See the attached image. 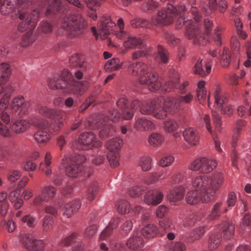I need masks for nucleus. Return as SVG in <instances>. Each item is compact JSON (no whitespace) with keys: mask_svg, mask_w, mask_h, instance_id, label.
I'll return each instance as SVG.
<instances>
[{"mask_svg":"<svg viewBox=\"0 0 251 251\" xmlns=\"http://www.w3.org/2000/svg\"><path fill=\"white\" fill-rule=\"evenodd\" d=\"M186 9L183 5L180 4L177 7L168 3L166 9L158 11L157 15L152 16L151 21L157 26L171 23L175 18H178L177 21L176 27L180 28L183 25L186 26L185 35L189 39L193 40L195 44L204 45L208 41V35L211 33L212 23L209 20L206 19L204 21V34L203 37L200 30L199 21L201 17V13L197 8L192 7L191 12L194 16L193 20L185 21V12Z\"/></svg>","mask_w":251,"mask_h":251,"instance_id":"nucleus-1","label":"nucleus"},{"mask_svg":"<svg viewBox=\"0 0 251 251\" xmlns=\"http://www.w3.org/2000/svg\"><path fill=\"white\" fill-rule=\"evenodd\" d=\"M48 84L52 89H64L67 93L81 96L88 90L87 81H77L68 70H64L60 75H56L48 79Z\"/></svg>","mask_w":251,"mask_h":251,"instance_id":"nucleus-2","label":"nucleus"},{"mask_svg":"<svg viewBox=\"0 0 251 251\" xmlns=\"http://www.w3.org/2000/svg\"><path fill=\"white\" fill-rule=\"evenodd\" d=\"M127 71L130 75L137 77L140 83L147 85L150 91H155L161 86L157 74L153 71H148L147 65L143 62L129 61Z\"/></svg>","mask_w":251,"mask_h":251,"instance_id":"nucleus-3","label":"nucleus"},{"mask_svg":"<svg viewBox=\"0 0 251 251\" xmlns=\"http://www.w3.org/2000/svg\"><path fill=\"white\" fill-rule=\"evenodd\" d=\"M121 117V113L116 109L113 108L109 111V116L102 114L97 116L95 119L90 118L88 120V124L91 129L101 128L100 131V137L105 139L112 136L115 132V127L110 122H118Z\"/></svg>","mask_w":251,"mask_h":251,"instance_id":"nucleus-4","label":"nucleus"},{"mask_svg":"<svg viewBox=\"0 0 251 251\" xmlns=\"http://www.w3.org/2000/svg\"><path fill=\"white\" fill-rule=\"evenodd\" d=\"M39 17V11L36 9L33 10L31 13L24 11L20 13L19 19L22 22L19 25L18 30L24 32L29 29L28 31L25 33L22 37L21 43L22 47H26L35 41V37L33 35V30L36 26Z\"/></svg>","mask_w":251,"mask_h":251,"instance_id":"nucleus-5","label":"nucleus"},{"mask_svg":"<svg viewBox=\"0 0 251 251\" xmlns=\"http://www.w3.org/2000/svg\"><path fill=\"white\" fill-rule=\"evenodd\" d=\"M12 93V87L5 84V82L0 81V95H3L0 100V120H2L5 125H8L10 121V117L5 110L9 103V100ZM0 135L4 137L10 135V131L8 127L0 121Z\"/></svg>","mask_w":251,"mask_h":251,"instance_id":"nucleus-6","label":"nucleus"},{"mask_svg":"<svg viewBox=\"0 0 251 251\" xmlns=\"http://www.w3.org/2000/svg\"><path fill=\"white\" fill-rule=\"evenodd\" d=\"M85 160V157L80 154H75L71 157L65 156L62 159V164L67 175L72 177L81 175L83 168L81 164Z\"/></svg>","mask_w":251,"mask_h":251,"instance_id":"nucleus-7","label":"nucleus"},{"mask_svg":"<svg viewBox=\"0 0 251 251\" xmlns=\"http://www.w3.org/2000/svg\"><path fill=\"white\" fill-rule=\"evenodd\" d=\"M61 26L67 31L71 36L77 37L83 33L85 23L79 14L72 15L70 18L64 19Z\"/></svg>","mask_w":251,"mask_h":251,"instance_id":"nucleus-8","label":"nucleus"},{"mask_svg":"<svg viewBox=\"0 0 251 251\" xmlns=\"http://www.w3.org/2000/svg\"><path fill=\"white\" fill-rule=\"evenodd\" d=\"M30 122L32 125L39 129L34 134L35 140L39 143L47 142L50 138V134L47 130V121L40 116H35L31 118Z\"/></svg>","mask_w":251,"mask_h":251,"instance_id":"nucleus-9","label":"nucleus"},{"mask_svg":"<svg viewBox=\"0 0 251 251\" xmlns=\"http://www.w3.org/2000/svg\"><path fill=\"white\" fill-rule=\"evenodd\" d=\"M217 166L215 160L206 157H201L194 160L189 167L190 170L199 171L202 173L212 172Z\"/></svg>","mask_w":251,"mask_h":251,"instance_id":"nucleus-10","label":"nucleus"},{"mask_svg":"<svg viewBox=\"0 0 251 251\" xmlns=\"http://www.w3.org/2000/svg\"><path fill=\"white\" fill-rule=\"evenodd\" d=\"M29 107V101H25L24 97L22 96L14 97L9 104V109L12 113L20 117L28 113Z\"/></svg>","mask_w":251,"mask_h":251,"instance_id":"nucleus-11","label":"nucleus"},{"mask_svg":"<svg viewBox=\"0 0 251 251\" xmlns=\"http://www.w3.org/2000/svg\"><path fill=\"white\" fill-rule=\"evenodd\" d=\"M209 177V186L206 195L211 199L214 197L216 192L219 189L224 181V176L220 173H215Z\"/></svg>","mask_w":251,"mask_h":251,"instance_id":"nucleus-12","label":"nucleus"},{"mask_svg":"<svg viewBox=\"0 0 251 251\" xmlns=\"http://www.w3.org/2000/svg\"><path fill=\"white\" fill-rule=\"evenodd\" d=\"M22 241L24 247L30 251H44V244L42 240H37L29 234L22 235Z\"/></svg>","mask_w":251,"mask_h":251,"instance_id":"nucleus-13","label":"nucleus"},{"mask_svg":"<svg viewBox=\"0 0 251 251\" xmlns=\"http://www.w3.org/2000/svg\"><path fill=\"white\" fill-rule=\"evenodd\" d=\"M56 190L51 186H47L43 188L40 194L37 195L33 200V204L40 205L43 201H48L52 200L55 195Z\"/></svg>","mask_w":251,"mask_h":251,"instance_id":"nucleus-14","label":"nucleus"},{"mask_svg":"<svg viewBox=\"0 0 251 251\" xmlns=\"http://www.w3.org/2000/svg\"><path fill=\"white\" fill-rule=\"evenodd\" d=\"M185 200L188 204L195 205L200 202H207L211 199L207 195L206 196L196 190H194L187 192Z\"/></svg>","mask_w":251,"mask_h":251,"instance_id":"nucleus-15","label":"nucleus"},{"mask_svg":"<svg viewBox=\"0 0 251 251\" xmlns=\"http://www.w3.org/2000/svg\"><path fill=\"white\" fill-rule=\"evenodd\" d=\"M95 139V136L92 132L83 133L79 136L78 143L79 145L83 146L80 148L83 150L86 149V146L91 145L96 148L100 147L101 142L100 141H96Z\"/></svg>","mask_w":251,"mask_h":251,"instance_id":"nucleus-16","label":"nucleus"},{"mask_svg":"<svg viewBox=\"0 0 251 251\" xmlns=\"http://www.w3.org/2000/svg\"><path fill=\"white\" fill-rule=\"evenodd\" d=\"M134 128L139 131H151L157 128L154 122L147 118L142 117L136 119Z\"/></svg>","mask_w":251,"mask_h":251,"instance_id":"nucleus-17","label":"nucleus"},{"mask_svg":"<svg viewBox=\"0 0 251 251\" xmlns=\"http://www.w3.org/2000/svg\"><path fill=\"white\" fill-rule=\"evenodd\" d=\"M209 177L206 176H197L192 180V184L195 190L206 196L209 186Z\"/></svg>","mask_w":251,"mask_h":251,"instance_id":"nucleus-18","label":"nucleus"},{"mask_svg":"<svg viewBox=\"0 0 251 251\" xmlns=\"http://www.w3.org/2000/svg\"><path fill=\"white\" fill-rule=\"evenodd\" d=\"M163 198V193L159 189L150 190L145 196V202L148 204L155 205L159 204Z\"/></svg>","mask_w":251,"mask_h":251,"instance_id":"nucleus-19","label":"nucleus"},{"mask_svg":"<svg viewBox=\"0 0 251 251\" xmlns=\"http://www.w3.org/2000/svg\"><path fill=\"white\" fill-rule=\"evenodd\" d=\"M183 136L186 142L191 146H196L199 143L198 131L193 127H188L183 132Z\"/></svg>","mask_w":251,"mask_h":251,"instance_id":"nucleus-20","label":"nucleus"},{"mask_svg":"<svg viewBox=\"0 0 251 251\" xmlns=\"http://www.w3.org/2000/svg\"><path fill=\"white\" fill-rule=\"evenodd\" d=\"M37 111L44 117L51 119H59L61 117V111L58 110L50 108L41 103L37 106Z\"/></svg>","mask_w":251,"mask_h":251,"instance_id":"nucleus-21","label":"nucleus"},{"mask_svg":"<svg viewBox=\"0 0 251 251\" xmlns=\"http://www.w3.org/2000/svg\"><path fill=\"white\" fill-rule=\"evenodd\" d=\"M163 101V97L154 99L150 102H143L140 108V111L143 115H152L155 107L160 105Z\"/></svg>","mask_w":251,"mask_h":251,"instance_id":"nucleus-22","label":"nucleus"},{"mask_svg":"<svg viewBox=\"0 0 251 251\" xmlns=\"http://www.w3.org/2000/svg\"><path fill=\"white\" fill-rule=\"evenodd\" d=\"M116 25L109 17H103L100 24L99 30L100 37L103 40L105 39L107 35L110 33L111 28Z\"/></svg>","mask_w":251,"mask_h":251,"instance_id":"nucleus-23","label":"nucleus"},{"mask_svg":"<svg viewBox=\"0 0 251 251\" xmlns=\"http://www.w3.org/2000/svg\"><path fill=\"white\" fill-rule=\"evenodd\" d=\"M145 37H135L133 36L129 35L127 39L124 42V46L128 49H133L138 48L139 49L143 48L145 46L144 38Z\"/></svg>","mask_w":251,"mask_h":251,"instance_id":"nucleus-24","label":"nucleus"},{"mask_svg":"<svg viewBox=\"0 0 251 251\" xmlns=\"http://www.w3.org/2000/svg\"><path fill=\"white\" fill-rule=\"evenodd\" d=\"M211 70V65L209 63H205L204 65L202 63V59L201 58H199L197 60L192 70L195 74L201 76H204L208 74Z\"/></svg>","mask_w":251,"mask_h":251,"instance_id":"nucleus-25","label":"nucleus"},{"mask_svg":"<svg viewBox=\"0 0 251 251\" xmlns=\"http://www.w3.org/2000/svg\"><path fill=\"white\" fill-rule=\"evenodd\" d=\"M81 203L79 200H75L66 203L62 208L63 215L67 218H70L73 214L80 208Z\"/></svg>","mask_w":251,"mask_h":251,"instance_id":"nucleus-26","label":"nucleus"},{"mask_svg":"<svg viewBox=\"0 0 251 251\" xmlns=\"http://www.w3.org/2000/svg\"><path fill=\"white\" fill-rule=\"evenodd\" d=\"M69 66L71 68H78L82 67V69L86 68V63L85 61L84 56L75 53L69 57Z\"/></svg>","mask_w":251,"mask_h":251,"instance_id":"nucleus-27","label":"nucleus"},{"mask_svg":"<svg viewBox=\"0 0 251 251\" xmlns=\"http://www.w3.org/2000/svg\"><path fill=\"white\" fill-rule=\"evenodd\" d=\"M168 50L161 45H158L157 52L154 56V59L159 63L167 64L170 59Z\"/></svg>","mask_w":251,"mask_h":251,"instance_id":"nucleus-28","label":"nucleus"},{"mask_svg":"<svg viewBox=\"0 0 251 251\" xmlns=\"http://www.w3.org/2000/svg\"><path fill=\"white\" fill-rule=\"evenodd\" d=\"M164 108L168 111L176 113L182 108L178 97L170 98L166 100H164Z\"/></svg>","mask_w":251,"mask_h":251,"instance_id":"nucleus-29","label":"nucleus"},{"mask_svg":"<svg viewBox=\"0 0 251 251\" xmlns=\"http://www.w3.org/2000/svg\"><path fill=\"white\" fill-rule=\"evenodd\" d=\"M144 245L143 238L138 233H135L126 243L128 248L132 250L136 251L141 248Z\"/></svg>","mask_w":251,"mask_h":251,"instance_id":"nucleus-30","label":"nucleus"},{"mask_svg":"<svg viewBox=\"0 0 251 251\" xmlns=\"http://www.w3.org/2000/svg\"><path fill=\"white\" fill-rule=\"evenodd\" d=\"M30 126L29 122L23 120L19 119L15 121L11 126L12 130L17 134H20L25 132Z\"/></svg>","mask_w":251,"mask_h":251,"instance_id":"nucleus-31","label":"nucleus"},{"mask_svg":"<svg viewBox=\"0 0 251 251\" xmlns=\"http://www.w3.org/2000/svg\"><path fill=\"white\" fill-rule=\"evenodd\" d=\"M185 188L183 186L174 188L168 196V200L172 202L175 203L181 200L184 195Z\"/></svg>","mask_w":251,"mask_h":251,"instance_id":"nucleus-32","label":"nucleus"},{"mask_svg":"<svg viewBox=\"0 0 251 251\" xmlns=\"http://www.w3.org/2000/svg\"><path fill=\"white\" fill-rule=\"evenodd\" d=\"M120 220L118 218H113L109 223L107 226L102 231L100 236V239L101 240L106 239L112 233L113 230L116 228L119 225Z\"/></svg>","mask_w":251,"mask_h":251,"instance_id":"nucleus-33","label":"nucleus"},{"mask_svg":"<svg viewBox=\"0 0 251 251\" xmlns=\"http://www.w3.org/2000/svg\"><path fill=\"white\" fill-rule=\"evenodd\" d=\"M214 106L218 109H221L226 105L228 99L225 94L219 88H217L214 94Z\"/></svg>","mask_w":251,"mask_h":251,"instance_id":"nucleus-34","label":"nucleus"},{"mask_svg":"<svg viewBox=\"0 0 251 251\" xmlns=\"http://www.w3.org/2000/svg\"><path fill=\"white\" fill-rule=\"evenodd\" d=\"M220 228L224 233V239L226 240L231 239L234 233V225L229 222H223Z\"/></svg>","mask_w":251,"mask_h":251,"instance_id":"nucleus-35","label":"nucleus"},{"mask_svg":"<svg viewBox=\"0 0 251 251\" xmlns=\"http://www.w3.org/2000/svg\"><path fill=\"white\" fill-rule=\"evenodd\" d=\"M227 211V209L223 206V203L222 202H217L214 204L208 218L210 220L215 219L220 217L222 213H226Z\"/></svg>","mask_w":251,"mask_h":251,"instance_id":"nucleus-36","label":"nucleus"},{"mask_svg":"<svg viewBox=\"0 0 251 251\" xmlns=\"http://www.w3.org/2000/svg\"><path fill=\"white\" fill-rule=\"evenodd\" d=\"M117 26L118 30L115 31V35L118 39L126 41L128 37L129 34L125 30V24L123 20L120 18L117 22Z\"/></svg>","mask_w":251,"mask_h":251,"instance_id":"nucleus-37","label":"nucleus"},{"mask_svg":"<svg viewBox=\"0 0 251 251\" xmlns=\"http://www.w3.org/2000/svg\"><path fill=\"white\" fill-rule=\"evenodd\" d=\"M52 156L50 152H47L45 157L44 162H41L39 169L45 172L46 176H49L51 173L50 164Z\"/></svg>","mask_w":251,"mask_h":251,"instance_id":"nucleus-38","label":"nucleus"},{"mask_svg":"<svg viewBox=\"0 0 251 251\" xmlns=\"http://www.w3.org/2000/svg\"><path fill=\"white\" fill-rule=\"evenodd\" d=\"M123 144V139L120 137H117L109 140L107 143L106 148L109 152H119Z\"/></svg>","mask_w":251,"mask_h":251,"instance_id":"nucleus-39","label":"nucleus"},{"mask_svg":"<svg viewBox=\"0 0 251 251\" xmlns=\"http://www.w3.org/2000/svg\"><path fill=\"white\" fill-rule=\"evenodd\" d=\"M163 136L159 133H153L148 138V142L149 144L153 147H157L160 146L164 142Z\"/></svg>","mask_w":251,"mask_h":251,"instance_id":"nucleus-40","label":"nucleus"},{"mask_svg":"<svg viewBox=\"0 0 251 251\" xmlns=\"http://www.w3.org/2000/svg\"><path fill=\"white\" fill-rule=\"evenodd\" d=\"M20 191L16 190L11 192L8 195V199L12 203H14V207L16 209L20 208L23 203L22 199L20 198Z\"/></svg>","mask_w":251,"mask_h":251,"instance_id":"nucleus-41","label":"nucleus"},{"mask_svg":"<svg viewBox=\"0 0 251 251\" xmlns=\"http://www.w3.org/2000/svg\"><path fill=\"white\" fill-rule=\"evenodd\" d=\"M178 78V75L176 74L173 78L165 83L162 89L166 92L174 91L177 87Z\"/></svg>","mask_w":251,"mask_h":251,"instance_id":"nucleus-42","label":"nucleus"},{"mask_svg":"<svg viewBox=\"0 0 251 251\" xmlns=\"http://www.w3.org/2000/svg\"><path fill=\"white\" fill-rule=\"evenodd\" d=\"M157 231V228L155 226L149 224L142 228L141 233L145 237L151 238L156 235Z\"/></svg>","mask_w":251,"mask_h":251,"instance_id":"nucleus-43","label":"nucleus"},{"mask_svg":"<svg viewBox=\"0 0 251 251\" xmlns=\"http://www.w3.org/2000/svg\"><path fill=\"white\" fill-rule=\"evenodd\" d=\"M123 63L119 58H114L105 63L104 68L106 71H115L120 69L122 66Z\"/></svg>","mask_w":251,"mask_h":251,"instance_id":"nucleus-44","label":"nucleus"},{"mask_svg":"<svg viewBox=\"0 0 251 251\" xmlns=\"http://www.w3.org/2000/svg\"><path fill=\"white\" fill-rule=\"evenodd\" d=\"M11 68L8 63L0 64V81L5 82L11 74Z\"/></svg>","mask_w":251,"mask_h":251,"instance_id":"nucleus-45","label":"nucleus"},{"mask_svg":"<svg viewBox=\"0 0 251 251\" xmlns=\"http://www.w3.org/2000/svg\"><path fill=\"white\" fill-rule=\"evenodd\" d=\"M61 1L60 0H53L49 6L47 8L46 15L50 17L60 11Z\"/></svg>","mask_w":251,"mask_h":251,"instance_id":"nucleus-46","label":"nucleus"},{"mask_svg":"<svg viewBox=\"0 0 251 251\" xmlns=\"http://www.w3.org/2000/svg\"><path fill=\"white\" fill-rule=\"evenodd\" d=\"M62 114L61 112V117L59 119H53V121L49 126L48 123L47 130L49 132L53 133L58 132L63 126Z\"/></svg>","mask_w":251,"mask_h":251,"instance_id":"nucleus-47","label":"nucleus"},{"mask_svg":"<svg viewBox=\"0 0 251 251\" xmlns=\"http://www.w3.org/2000/svg\"><path fill=\"white\" fill-rule=\"evenodd\" d=\"M164 102V100L160 103L159 106L155 107L153 110L152 115L154 117L157 119L162 120L165 119L167 116L168 110L164 108V104L162 106V104Z\"/></svg>","mask_w":251,"mask_h":251,"instance_id":"nucleus-48","label":"nucleus"},{"mask_svg":"<svg viewBox=\"0 0 251 251\" xmlns=\"http://www.w3.org/2000/svg\"><path fill=\"white\" fill-rule=\"evenodd\" d=\"M138 164L143 171H149L151 168V158L148 155L142 156L139 158Z\"/></svg>","mask_w":251,"mask_h":251,"instance_id":"nucleus-49","label":"nucleus"},{"mask_svg":"<svg viewBox=\"0 0 251 251\" xmlns=\"http://www.w3.org/2000/svg\"><path fill=\"white\" fill-rule=\"evenodd\" d=\"M163 125L164 130L169 133L175 131L178 127L177 122L173 119H169L165 121Z\"/></svg>","mask_w":251,"mask_h":251,"instance_id":"nucleus-50","label":"nucleus"},{"mask_svg":"<svg viewBox=\"0 0 251 251\" xmlns=\"http://www.w3.org/2000/svg\"><path fill=\"white\" fill-rule=\"evenodd\" d=\"M78 234L77 232H74L69 236L65 237L62 241L63 246L68 247L71 245L78 243L80 240Z\"/></svg>","mask_w":251,"mask_h":251,"instance_id":"nucleus-51","label":"nucleus"},{"mask_svg":"<svg viewBox=\"0 0 251 251\" xmlns=\"http://www.w3.org/2000/svg\"><path fill=\"white\" fill-rule=\"evenodd\" d=\"M222 240V235L220 233L213 234L209 237L208 241L209 248L210 250L216 249Z\"/></svg>","mask_w":251,"mask_h":251,"instance_id":"nucleus-52","label":"nucleus"},{"mask_svg":"<svg viewBox=\"0 0 251 251\" xmlns=\"http://www.w3.org/2000/svg\"><path fill=\"white\" fill-rule=\"evenodd\" d=\"M159 2L154 0H149L143 2L141 5V9L144 12L154 10L159 6Z\"/></svg>","mask_w":251,"mask_h":251,"instance_id":"nucleus-53","label":"nucleus"},{"mask_svg":"<svg viewBox=\"0 0 251 251\" xmlns=\"http://www.w3.org/2000/svg\"><path fill=\"white\" fill-rule=\"evenodd\" d=\"M231 61V55L227 49H224L221 55V64L223 67H227Z\"/></svg>","mask_w":251,"mask_h":251,"instance_id":"nucleus-54","label":"nucleus"},{"mask_svg":"<svg viewBox=\"0 0 251 251\" xmlns=\"http://www.w3.org/2000/svg\"><path fill=\"white\" fill-rule=\"evenodd\" d=\"M117 210L121 214H126L129 211L130 205L128 202L125 200L119 201L116 204Z\"/></svg>","mask_w":251,"mask_h":251,"instance_id":"nucleus-55","label":"nucleus"},{"mask_svg":"<svg viewBox=\"0 0 251 251\" xmlns=\"http://www.w3.org/2000/svg\"><path fill=\"white\" fill-rule=\"evenodd\" d=\"M107 159L110 166L113 168L117 167L119 165V153L117 151L109 152L107 155Z\"/></svg>","mask_w":251,"mask_h":251,"instance_id":"nucleus-56","label":"nucleus"},{"mask_svg":"<svg viewBox=\"0 0 251 251\" xmlns=\"http://www.w3.org/2000/svg\"><path fill=\"white\" fill-rule=\"evenodd\" d=\"M99 190V185L97 182H92L88 189L87 199L89 201H93Z\"/></svg>","mask_w":251,"mask_h":251,"instance_id":"nucleus-57","label":"nucleus"},{"mask_svg":"<svg viewBox=\"0 0 251 251\" xmlns=\"http://www.w3.org/2000/svg\"><path fill=\"white\" fill-rule=\"evenodd\" d=\"M197 97L200 102L203 104L207 101L208 106L210 107V103L209 101L210 96L209 95L207 96L205 89H200V90H197Z\"/></svg>","mask_w":251,"mask_h":251,"instance_id":"nucleus-58","label":"nucleus"},{"mask_svg":"<svg viewBox=\"0 0 251 251\" xmlns=\"http://www.w3.org/2000/svg\"><path fill=\"white\" fill-rule=\"evenodd\" d=\"M52 30V25L50 23L47 22H42L38 28V32L39 34H47L50 33Z\"/></svg>","mask_w":251,"mask_h":251,"instance_id":"nucleus-59","label":"nucleus"},{"mask_svg":"<svg viewBox=\"0 0 251 251\" xmlns=\"http://www.w3.org/2000/svg\"><path fill=\"white\" fill-rule=\"evenodd\" d=\"M53 224L52 218L50 216L46 215L43 220V230L44 232H47L50 231Z\"/></svg>","mask_w":251,"mask_h":251,"instance_id":"nucleus-60","label":"nucleus"},{"mask_svg":"<svg viewBox=\"0 0 251 251\" xmlns=\"http://www.w3.org/2000/svg\"><path fill=\"white\" fill-rule=\"evenodd\" d=\"M198 216L194 213H192L188 215L184 221V226L190 227L193 226L198 220Z\"/></svg>","mask_w":251,"mask_h":251,"instance_id":"nucleus-61","label":"nucleus"},{"mask_svg":"<svg viewBox=\"0 0 251 251\" xmlns=\"http://www.w3.org/2000/svg\"><path fill=\"white\" fill-rule=\"evenodd\" d=\"M205 232V228L203 226H200L195 228L191 232L190 236L192 238L193 240L200 239Z\"/></svg>","mask_w":251,"mask_h":251,"instance_id":"nucleus-62","label":"nucleus"},{"mask_svg":"<svg viewBox=\"0 0 251 251\" xmlns=\"http://www.w3.org/2000/svg\"><path fill=\"white\" fill-rule=\"evenodd\" d=\"M178 98L182 106L183 104H190L194 100V96L191 93H188L181 94Z\"/></svg>","mask_w":251,"mask_h":251,"instance_id":"nucleus-63","label":"nucleus"},{"mask_svg":"<svg viewBox=\"0 0 251 251\" xmlns=\"http://www.w3.org/2000/svg\"><path fill=\"white\" fill-rule=\"evenodd\" d=\"M174 160L175 158L173 155H167L159 160V164L163 167H166L171 165Z\"/></svg>","mask_w":251,"mask_h":251,"instance_id":"nucleus-64","label":"nucleus"}]
</instances>
